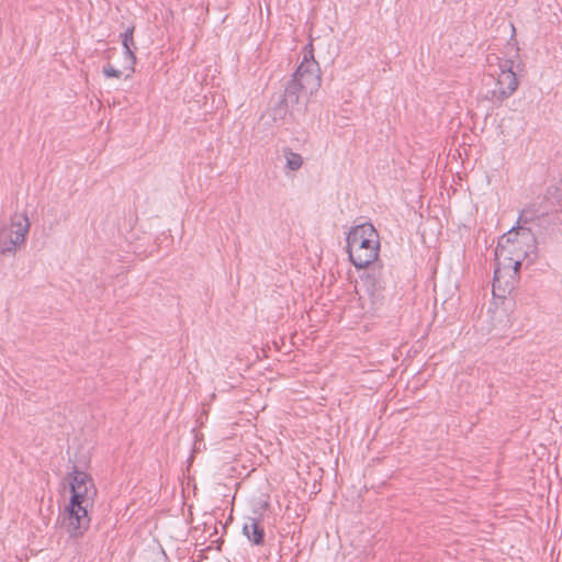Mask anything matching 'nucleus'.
<instances>
[{"label": "nucleus", "mask_w": 562, "mask_h": 562, "mask_svg": "<svg viewBox=\"0 0 562 562\" xmlns=\"http://www.w3.org/2000/svg\"><path fill=\"white\" fill-rule=\"evenodd\" d=\"M356 291L363 308L369 305V310H375L383 300L384 283L381 272L372 270L361 274Z\"/></svg>", "instance_id": "obj_4"}, {"label": "nucleus", "mask_w": 562, "mask_h": 562, "mask_svg": "<svg viewBox=\"0 0 562 562\" xmlns=\"http://www.w3.org/2000/svg\"><path fill=\"white\" fill-rule=\"evenodd\" d=\"M134 30L135 26L131 25L120 35L124 48V69L130 71L126 75V78H128L131 74L134 72L136 64V45L133 37Z\"/></svg>", "instance_id": "obj_8"}, {"label": "nucleus", "mask_w": 562, "mask_h": 562, "mask_svg": "<svg viewBox=\"0 0 562 562\" xmlns=\"http://www.w3.org/2000/svg\"><path fill=\"white\" fill-rule=\"evenodd\" d=\"M536 249L537 247L533 245V244H528V246L526 247V250L522 251V254L520 252L519 256H507V260H509V265H508V268L512 270V274H510V278L513 280H515V278L517 277L518 272H519V269L521 267V262L524 259H526L527 257H529L530 255L535 254L536 252ZM514 286V281H512L510 283V288Z\"/></svg>", "instance_id": "obj_11"}, {"label": "nucleus", "mask_w": 562, "mask_h": 562, "mask_svg": "<svg viewBox=\"0 0 562 562\" xmlns=\"http://www.w3.org/2000/svg\"><path fill=\"white\" fill-rule=\"evenodd\" d=\"M71 496L69 504L76 505V507L83 506L89 507L92 505L93 497L97 494V490L94 485H87V486H77L76 490H71Z\"/></svg>", "instance_id": "obj_10"}, {"label": "nucleus", "mask_w": 562, "mask_h": 562, "mask_svg": "<svg viewBox=\"0 0 562 562\" xmlns=\"http://www.w3.org/2000/svg\"><path fill=\"white\" fill-rule=\"evenodd\" d=\"M69 484H70V491L76 490L77 486L81 487V486H87V485H94L91 476L83 471H79L76 467L70 474Z\"/></svg>", "instance_id": "obj_13"}, {"label": "nucleus", "mask_w": 562, "mask_h": 562, "mask_svg": "<svg viewBox=\"0 0 562 562\" xmlns=\"http://www.w3.org/2000/svg\"><path fill=\"white\" fill-rule=\"evenodd\" d=\"M536 246V238L529 227L513 226L498 240L495 254L506 260L507 256H519L526 250L528 244Z\"/></svg>", "instance_id": "obj_3"}, {"label": "nucleus", "mask_w": 562, "mask_h": 562, "mask_svg": "<svg viewBox=\"0 0 562 562\" xmlns=\"http://www.w3.org/2000/svg\"><path fill=\"white\" fill-rule=\"evenodd\" d=\"M102 72L106 78H121L123 76V70L117 69L110 63L103 66Z\"/></svg>", "instance_id": "obj_16"}, {"label": "nucleus", "mask_w": 562, "mask_h": 562, "mask_svg": "<svg viewBox=\"0 0 562 562\" xmlns=\"http://www.w3.org/2000/svg\"><path fill=\"white\" fill-rule=\"evenodd\" d=\"M544 215L546 214L540 212L536 204H530L521 210L517 220V226H525L536 221H544Z\"/></svg>", "instance_id": "obj_12"}, {"label": "nucleus", "mask_w": 562, "mask_h": 562, "mask_svg": "<svg viewBox=\"0 0 562 562\" xmlns=\"http://www.w3.org/2000/svg\"><path fill=\"white\" fill-rule=\"evenodd\" d=\"M60 527L67 532L69 538L79 539L90 527V517L88 515V507L68 504L60 515Z\"/></svg>", "instance_id": "obj_6"}, {"label": "nucleus", "mask_w": 562, "mask_h": 562, "mask_svg": "<svg viewBox=\"0 0 562 562\" xmlns=\"http://www.w3.org/2000/svg\"><path fill=\"white\" fill-rule=\"evenodd\" d=\"M346 241L349 259L357 269L367 268L378 259L380 239L371 223H362L352 227Z\"/></svg>", "instance_id": "obj_2"}, {"label": "nucleus", "mask_w": 562, "mask_h": 562, "mask_svg": "<svg viewBox=\"0 0 562 562\" xmlns=\"http://www.w3.org/2000/svg\"><path fill=\"white\" fill-rule=\"evenodd\" d=\"M507 267H504V269H502L498 267L494 271V278H493V292L494 293L496 292V290H499L502 288V279L504 277V270Z\"/></svg>", "instance_id": "obj_17"}, {"label": "nucleus", "mask_w": 562, "mask_h": 562, "mask_svg": "<svg viewBox=\"0 0 562 562\" xmlns=\"http://www.w3.org/2000/svg\"><path fill=\"white\" fill-rule=\"evenodd\" d=\"M495 86V89L487 91L486 99L497 104H501L517 90L518 79L513 71L512 60H503L499 63V74Z\"/></svg>", "instance_id": "obj_5"}, {"label": "nucleus", "mask_w": 562, "mask_h": 562, "mask_svg": "<svg viewBox=\"0 0 562 562\" xmlns=\"http://www.w3.org/2000/svg\"><path fill=\"white\" fill-rule=\"evenodd\" d=\"M321 69L314 56H304L301 64L286 82L281 95L282 102L292 105V110L303 112L310 101V97L321 87Z\"/></svg>", "instance_id": "obj_1"}, {"label": "nucleus", "mask_w": 562, "mask_h": 562, "mask_svg": "<svg viewBox=\"0 0 562 562\" xmlns=\"http://www.w3.org/2000/svg\"><path fill=\"white\" fill-rule=\"evenodd\" d=\"M284 156L286 159V167L290 170L296 171L299 170L303 165V158L300 154L292 151L289 148L284 149Z\"/></svg>", "instance_id": "obj_15"}, {"label": "nucleus", "mask_w": 562, "mask_h": 562, "mask_svg": "<svg viewBox=\"0 0 562 562\" xmlns=\"http://www.w3.org/2000/svg\"><path fill=\"white\" fill-rule=\"evenodd\" d=\"M29 228L30 222L25 215L15 216L10 227L0 232V252L14 254L16 248L24 244Z\"/></svg>", "instance_id": "obj_7"}, {"label": "nucleus", "mask_w": 562, "mask_h": 562, "mask_svg": "<svg viewBox=\"0 0 562 562\" xmlns=\"http://www.w3.org/2000/svg\"><path fill=\"white\" fill-rule=\"evenodd\" d=\"M243 535L252 546H262L265 543V528L258 518H247L243 526Z\"/></svg>", "instance_id": "obj_9"}, {"label": "nucleus", "mask_w": 562, "mask_h": 562, "mask_svg": "<svg viewBox=\"0 0 562 562\" xmlns=\"http://www.w3.org/2000/svg\"><path fill=\"white\" fill-rule=\"evenodd\" d=\"M295 110H292V105H288V103L282 102V98H280L279 102L272 108L271 115L274 123H282L286 115L290 112H294Z\"/></svg>", "instance_id": "obj_14"}]
</instances>
